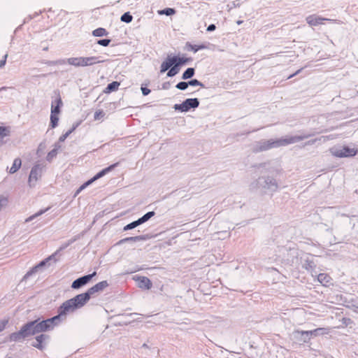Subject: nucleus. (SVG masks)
<instances>
[{"label": "nucleus", "instance_id": "obj_18", "mask_svg": "<svg viewBox=\"0 0 358 358\" xmlns=\"http://www.w3.org/2000/svg\"><path fill=\"white\" fill-rule=\"evenodd\" d=\"M324 20H328L326 18L319 17L316 15H310L306 17V22L310 26H316L320 24Z\"/></svg>", "mask_w": 358, "mask_h": 358}, {"label": "nucleus", "instance_id": "obj_60", "mask_svg": "<svg viewBox=\"0 0 358 358\" xmlns=\"http://www.w3.org/2000/svg\"><path fill=\"white\" fill-rule=\"evenodd\" d=\"M315 141H316V140H312V141H310L308 142V144H313Z\"/></svg>", "mask_w": 358, "mask_h": 358}, {"label": "nucleus", "instance_id": "obj_16", "mask_svg": "<svg viewBox=\"0 0 358 358\" xmlns=\"http://www.w3.org/2000/svg\"><path fill=\"white\" fill-rule=\"evenodd\" d=\"M109 286L107 280H103L99 282L87 289L91 296L96 293L101 292L104 290L105 288Z\"/></svg>", "mask_w": 358, "mask_h": 358}, {"label": "nucleus", "instance_id": "obj_10", "mask_svg": "<svg viewBox=\"0 0 358 358\" xmlns=\"http://www.w3.org/2000/svg\"><path fill=\"white\" fill-rule=\"evenodd\" d=\"M30 325V324L27 323L24 324L20 331L10 334L9 340L10 341L20 342L22 341L25 338L31 336V331L29 329Z\"/></svg>", "mask_w": 358, "mask_h": 358}, {"label": "nucleus", "instance_id": "obj_3", "mask_svg": "<svg viewBox=\"0 0 358 358\" xmlns=\"http://www.w3.org/2000/svg\"><path fill=\"white\" fill-rule=\"evenodd\" d=\"M57 312L58 314L51 318L42 320L41 322H39V320H36L27 322V324H31L29 328L31 331V334L34 335L41 332L52 330L55 326L64 321L65 318L59 309L57 310Z\"/></svg>", "mask_w": 358, "mask_h": 358}, {"label": "nucleus", "instance_id": "obj_49", "mask_svg": "<svg viewBox=\"0 0 358 358\" xmlns=\"http://www.w3.org/2000/svg\"><path fill=\"white\" fill-rule=\"evenodd\" d=\"M215 29H216V26L214 24H210L207 27L206 31L208 32H211V31H213L214 30H215Z\"/></svg>", "mask_w": 358, "mask_h": 358}, {"label": "nucleus", "instance_id": "obj_8", "mask_svg": "<svg viewBox=\"0 0 358 358\" xmlns=\"http://www.w3.org/2000/svg\"><path fill=\"white\" fill-rule=\"evenodd\" d=\"M330 151L332 155L340 158L353 157L357 153V150L350 148L348 146L334 147Z\"/></svg>", "mask_w": 358, "mask_h": 358}, {"label": "nucleus", "instance_id": "obj_6", "mask_svg": "<svg viewBox=\"0 0 358 358\" xmlns=\"http://www.w3.org/2000/svg\"><path fill=\"white\" fill-rule=\"evenodd\" d=\"M180 66L168 55L160 66V73H163L167 71V77L171 78L179 73Z\"/></svg>", "mask_w": 358, "mask_h": 358}, {"label": "nucleus", "instance_id": "obj_62", "mask_svg": "<svg viewBox=\"0 0 358 358\" xmlns=\"http://www.w3.org/2000/svg\"><path fill=\"white\" fill-rule=\"evenodd\" d=\"M41 145H42L41 144V145H39V148H38V152L39 151L40 148L41 147Z\"/></svg>", "mask_w": 358, "mask_h": 358}, {"label": "nucleus", "instance_id": "obj_35", "mask_svg": "<svg viewBox=\"0 0 358 358\" xmlns=\"http://www.w3.org/2000/svg\"><path fill=\"white\" fill-rule=\"evenodd\" d=\"M22 162L20 159L16 158L14 159L13 166L10 167L9 172L10 173H15L21 166Z\"/></svg>", "mask_w": 358, "mask_h": 358}, {"label": "nucleus", "instance_id": "obj_39", "mask_svg": "<svg viewBox=\"0 0 358 358\" xmlns=\"http://www.w3.org/2000/svg\"><path fill=\"white\" fill-rule=\"evenodd\" d=\"M139 225H141V223L139 222L138 220H135V221L127 224L126 226H124L123 230L124 231L131 230V229L136 228V227H138Z\"/></svg>", "mask_w": 358, "mask_h": 358}, {"label": "nucleus", "instance_id": "obj_59", "mask_svg": "<svg viewBox=\"0 0 358 358\" xmlns=\"http://www.w3.org/2000/svg\"><path fill=\"white\" fill-rule=\"evenodd\" d=\"M243 22V21H242V20H238L236 22L237 24H238V25L241 24Z\"/></svg>", "mask_w": 358, "mask_h": 358}, {"label": "nucleus", "instance_id": "obj_38", "mask_svg": "<svg viewBox=\"0 0 358 358\" xmlns=\"http://www.w3.org/2000/svg\"><path fill=\"white\" fill-rule=\"evenodd\" d=\"M132 20L133 17L129 12L124 13L120 17V20L125 23H130Z\"/></svg>", "mask_w": 358, "mask_h": 358}, {"label": "nucleus", "instance_id": "obj_41", "mask_svg": "<svg viewBox=\"0 0 358 358\" xmlns=\"http://www.w3.org/2000/svg\"><path fill=\"white\" fill-rule=\"evenodd\" d=\"M188 82V86H200L204 87V85L197 79H192Z\"/></svg>", "mask_w": 358, "mask_h": 358}, {"label": "nucleus", "instance_id": "obj_27", "mask_svg": "<svg viewBox=\"0 0 358 358\" xmlns=\"http://www.w3.org/2000/svg\"><path fill=\"white\" fill-rule=\"evenodd\" d=\"M120 85V84L119 82L113 81L107 85V87H106V89L104 90V92L105 93H110L112 92H115L118 90Z\"/></svg>", "mask_w": 358, "mask_h": 358}, {"label": "nucleus", "instance_id": "obj_20", "mask_svg": "<svg viewBox=\"0 0 358 358\" xmlns=\"http://www.w3.org/2000/svg\"><path fill=\"white\" fill-rule=\"evenodd\" d=\"M138 287L142 289H150L152 287V282L150 280L145 276L138 278Z\"/></svg>", "mask_w": 358, "mask_h": 358}, {"label": "nucleus", "instance_id": "obj_32", "mask_svg": "<svg viewBox=\"0 0 358 358\" xmlns=\"http://www.w3.org/2000/svg\"><path fill=\"white\" fill-rule=\"evenodd\" d=\"M50 208V207H48V208H46L45 209L40 210L39 211H38L35 214H34V215L29 216V217H27L25 220V222H29L32 221L34 219L38 217V216L42 215L45 213H46Z\"/></svg>", "mask_w": 358, "mask_h": 358}, {"label": "nucleus", "instance_id": "obj_52", "mask_svg": "<svg viewBox=\"0 0 358 358\" xmlns=\"http://www.w3.org/2000/svg\"><path fill=\"white\" fill-rule=\"evenodd\" d=\"M303 68H301L300 69H299L298 71H296L294 73L290 75L289 76L287 77V79H289V78H293L294 76L298 75L302 70H303Z\"/></svg>", "mask_w": 358, "mask_h": 358}, {"label": "nucleus", "instance_id": "obj_28", "mask_svg": "<svg viewBox=\"0 0 358 358\" xmlns=\"http://www.w3.org/2000/svg\"><path fill=\"white\" fill-rule=\"evenodd\" d=\"M43 64H46L48 66H55V65H64L66 64V59H61L58 60L51 61V60H44L42 62Z\"/></svg>", "mask_w": 358, "mask_h": 358}, {"label": "nucleus", "instance_id": "obj_42", "mask_svg": "<svg viewBox=\"0 0 358 358\" xmlns=\"http://www.w3.org/2000/svg\"><path fill=\"white\" fill-rule=\"evenodd\" d=\"M188 87H189L188 82H185V81L179 82L176 85V87L180 90H185Z\"/></svg>", "mask_w": 358, "mask_h": 358}, {"label": "nucleus", "instance_id": "obj_43", "mask_svg": "<svg viewBox=\"0 0 358 358\" xmlns=\"http://www.w3.org/2000/svg\"><path fill=\"white\" fill-rule=\"evenodd\" d=\"M8 204V199L3 196H0V212Z\"/></svg>", "mask_w": 358, "mask_h": 358}, {"label": "nucleus", "instance_id": "obj_14", "mask_svg": "<svg viewBox=\"0 0 358 358\" xmlns=\"http://www.w3.org/2000/svg\"><path fill=\"white\" fill-rule=\"evenodd\" d=\"M283 252H286L287 257L285 259V261L287 264L294 265L296 264L298 262V256L299 251L296 248H283Z\"/></svg>", "mask_w": 358, "mask_h": 358}, {"label": "nucleus", "instance_id": "obj_26", "mask_svg": "<svg viewBox=\"0 0 358 358\" xmlns=\"http://www.w3.org/2000/svg\"><path fill=\"white\" fill-rule=\"evenodd\" d=\"M171 58L175 61L179 66H182V65H185V64L188 63L189 61L192 60L191 58H187V57H180L178 56H171Z\"/></svg>", "mask_w": 358, "mask_h": 358}, {"label": "nucleus", "instance_id": "obj_1", "mask_svg": "<svg viewBox=\"0 0 358 358\" xmlns=\"http://www.w3.org/2000/svg\"><path fill=\"white\" fill-rule=\"evenodd\" d=\"M255 167L259 170L260 176L250 183V189L273 195L280 188L276 178L281 173V169L271 162L262 163Z\"/></svg>", "mask_w": 358, "mask_h": 358}, {"label": "nucleus", "instance_id": "obj_17", "mask_svg": "<svg viewBox=\"0 0 358 358\" xmlns=\"http://www.w3.org/2000/svg\"><path fill=\"white\" fill-rule=\"evenodd\" d=\"M119 164V162L115 163L113 164L110 165L109 166L102 169L99 173H97L93 178H92L91 182H94L95 180L101 178V177L104 176L111 171H113L115 167H117Z\"/></svg>", "mask_w": 358, "mask_h": 358}, {"label": "nucleus", "instance_id": "obj_13", "mask_svg": "<svg viewBox=\"0 0 358 358\" xmlns=\"http://www.w3.org/2000/svg\"><path fill=\"white\" fill-rule=\"evenodd\" d=\"M302 268L308 271L313 276L317 275L315 271L316 265L315 262L310 258L309 255H306L304 257H301Z\"/></svg>", "mask_w": 358, "mask_h": 358}, {"label": "nucleus", "instance_id": "obj_11", "mask_svg": "<svg viewBox=\"0 0 358 358\" xmlns=\"http://www.w3.org/2000/svg\"><path fill=\"white\" fill-rule=\"evenodd\" d=\"M43 169V165L41 164H36L31 168L29 176V185L30 187H34L35 185L34 182H36L41 177Z\"/></svg>", "mask_w": 358, "mask_h": 358}, {"label": "nucleus", "instance_id": "obj_57", "mask_svg": "<svg viewBox=\"0 0 358 358\" xmlns=\"http://www.w3.org/2000/svg\"><path fill=\"white\" fill-rule=\"evenodd\" d=\"M72 133V131L69 129V131H67L65 134L69 137V136Z\"/></svg>", "mask_w": 358, "mask_h": 358}, {"label": "nucleus", "instance_id": "obj_50", "mask_svg": "<svg viewBox=\"0 0 358 358\" xmlns=\"http://www.w3.org/2000/svg\"><path fill=\"white\" fill-rule=\"evenodd\" d=\"M80 122H78L73 124L72 127L70 129L72 133L76 129V128L80 125Z\"/></svg>", "mask_w": 358, "mask_h": 358}, {"label": "nucleus", "instance_id": "obj_7", "mask_svg": "<svg viewBox=\"0 0 358 358\" xmlns=\"http://www.w3.org/2000/svg\"><path fill=\"white\" fill-rule=\"evenodd\" d=\"M199 100L197 98H188L182 101V103H176L173 106L176 110L180 112H188L191 109H195L199 106Z\"/></svg>", "mask_w": 358, "mask_h": 358}, {"label": "nucleus", "instance_id": "obj_61", "mask_svg": "<svg viewBox=\"0 0 358 358\" xmlns=\"http://www.w3.org/2000/svg\"><path fill=\"white\" fill-rule=\"evenodd\" d=\"M43 50H48V47L43 48Z\"/></svg>", "mask_w": 358, "mask_h": 358}, {"label": "nucleus", "instance_id": "obj_2", "mask_svg": "<svg viewBox=\"0 0 358 358\" xmlns=\"http://www.w3.org/2000/svg\"><path fill=\"white\" fill-rule=\"evenodd\" d=\"M311 136H313V134H307V135H304V136H291L289 138H279V139H276V140L262 139V140L255 142L253 144L252 151L254 152H261L271 150L274 148L285 146V145L292 144V143L299 142L300 141H302V140L307 138Z\"/></svg>", "mask_w": 358, "mask_h": 358}, {"label": "nucleus", "instance_id": "obj_54", "mask_svg": "<svg viewBox=\"0 0 358 358\" xmlns=\"http://www.w3.org/2000/svg\"><path fill=\"white\" fill-rule=\"evenodd\" d=\"M8 89H11L13 90V87H2L0 88V92H2V91H4V90H6Z\"/></svg>", "mask_w": 358, "mask_h": 358}, {"label": "nucleus", "instance_id": "obj_31", "mask_svg": "<svg viewBox=\"0 0 358 358\" xmlns=\"http://www.w3.org/2000/svg\"><path fill=\"white\" fill-rule=\"evenodd\" d=\"M108 34V32L106 31V29L102 27H99L92 31V35L95 37H102L107 36Z\"/></svg>", "mask_w": 358, "mask_h": 358}, {"label": "nucleus", "instance_id": "obj_37", "mask_svg": "<svg viewBox=\"0 0 358 358\" xmlns=\"http://www.w3.org/2000/svg\"><path fill=\"white\" fill-rule=\"evenodd\" d=\"M330 279V276L326 273H320L317 275V280L324 285L329 282Z\"/></svg>", "mask_w": 358, "mask_h": 358}, {"label": "nucleus", "instance_id": "obj_24", "mask_svg": "<svg viewBox=\"0 0 358 358\" xmlns=\"http://www.w3.org/2000/svg\"><path fill=\"white\" fill-rule=\"evenodd\" d=\"M141 350L142 353H145L146 355H151L154 353H159V350L156 348H152L149 346L147 343H143L141 347Z\"/></svg>", "mask_w": 358, "mask_h": 358}, {"label": "nucleus", "instance_id": "obj_40", "mask_svg": "<svg viewBox=\"0 0 358 358\" xmlns=\"http://www.w3.org/2000/svg\"><path fill=\"white\" fill-rule=\"evenodd\" d=\"M73 241H70L68 243L63 244L52 255H50V258H56V256L63 250L66 249Z\"/></svg>", "mask_w": 358, "mask_h": 358}, {"label": "nucleus", "instance_id": "obj_4", "mask_svg": "<svg viewBox=\"0 0 358 358\" xmlns=\"http://www.w3.org/2000/svg\"><path fill=\"white\" fill-rule=\"evenodd\" d=\"M91 295L87 290L85 293L76 295L72 299L65 301L58 308L66 319L70 313L83 307L90 299Z\"/></svg>", "mask_w": 358, "mask_h": 358}, {"label": "nucleus", "instance_id": "obj_48", "mask_svg": "<svg viewBox=\"0 0 358 358\" xmlns=\"http://www.w3.org/2000/svg\"><path fill=\"white\" fill-rule=\"evenodd\" d=\"M7 57H8V55L6 54L3 57L2 59L0 60V68L3 67L6 64Z\"/></svg>", "mask_w": 358, "mask_h": 358}, {"label": "nucleus", "instance_id": "obj_25", "mask_svg": "<svg viewBox=\"0 0 358 358\" xmlns=\"http://www.w3.org/2000/svg\"><path fill=\"white\" fill-rule=\"evenodd\" d=\"M185 48L188 51H193L194 52H196L200 50H203L206 48V46L203 44L201 45H192L189 42H187L185 45Z\"/></svg>", "mask_w": 358, "mask_h": 358}, {"label": "nucleus", "instance_id": "obj_58", "mask_svg": "<svg viewBox=\"0 0 358 358\" xmlns=\"http://www.w3.org/2000/svg\"><path fill=\"white\" fill-rule=\"evenodd\" d=\"M72 133V131L69 129V131H67L65 134L69 137V136Z\"/></svg>", "mask_w": 358, "mask_h": 358}, {"label": "nucleus", "instance_id": "obj_12", "mask_svg": "<svg viewBox=\"0 0 358 358\" xmlns=\"http://www.w3.org/2000/svg\"><path fill=\"white\" fill-rule=\"evenodd\" d=\"M96 275V273L94 271L91 274L85 275L82 277H80L75 280L71 284V288L74 289H78L81 288L82 287L86 285L92 278Z\"/></svg>", "mask_w": 358, "mask_h": 358}, {"label": "nucleus", "instance_id": "obj_15", "mask_svg": "<svg viewBox=\"0 0 358 358\" xmlns=\"http://www.w3.org/2000/svg\"><path fill=\"white\" fill-rule=\"evenodd\" d=\"M49 338L48 335L41 334L35 338V341L31 345L37 349L43 350L45 348V342Z\"/></svg>", "mask_w": 358, "mask_h": 358}, {"label": "nucleus", "instance_id": "obj_30", "mask_svg": "<svg viewBox=\"0 0 358 358\" xmlns=\"http://www.w3.org/2000/svg\"><path fill=\"white\" fill-rule=\"evenodd\" d=\"M10 135V127L0 126V141Z\"/></svg>", "mask_w": 358, "mask_h": 358}, {"label": "nucleus", "instance_id": "obj_51", "mask_svg": "<svg viewBox=\"0 0 358 358\" xmlns=\"http://www.w3.org/2000/svg\"><path fill=\"white\" fill-rule=\"evenodd\" d=\"M67 138H68V136H67L65 134H62V135L59 137V142H58V143H61V142H64V141Z\"/></svg>", "mask_w": 358, "mask_h": 358}, {"label": "nucleus", "instance_id": "obj_34", "mask_svg": "<svg viewBox=\"0 0 358 358\" xmlns=\"http://www.w3.org/2000/svg\"><path fill=\"white\" fill-rule=\"evenodd\" d=\"M57 113H52L50 114V127L53 129L57 127L59 122V117Z\"/></svg>", "mask_w": 358, "mask_h": 358}, {"label": "nucleus", "instance_id": "obj_22", "mask_svg": "<svg viewBox=\"0 0 358 358\" xmlns=\"http://www.w3.org/2000/svg\"><path fill=\"white\" fill-rule=\"evenodd\" d=\"M147 238H148L147 235L131 236V237H127V238L120 240L118 243L122 244L124 243H127V242H131V241L136 242V241H145V240H147Z\"/></svg>", "mask_w": 358, "mask_h": 358}, {"label": "nucleus", "instance_id": "obj_9", "mask_svg": "<svg viewBox=\"0 0 358 358\" xmlns=\"http://www.w3.org/2000/svg\"><path fill=\"white\" fill-rule=\"evenodd\" d=\"M322 329H316L313 331L296 330L293 333L294 338L299 342L308 343L313 336H317V332Z\"/></svg>", "mask_w": 358, "mask_h": 358}, {"label": "nucleus", "instance_id": "obj_36", "mask_svg": "<svg viewBox=\"0 0 358 358\" xmlns=\"http://www.w3.org/2000/svg\"><path fill=\"white\" fill-rule=\"evenodd\" d=\"M155 215V213L154 211H149L146 213L145 215H143L141 217L138 218V221L141 223V224L146 222L148 221L151 217H152Z\"/></svg>", "mask_w": 358, "mask_h": 358}, {"label": "nucleus", "instance_id": "obj_46", "mask_svg": "<svg viewBox=\"0 0 358 358\" xmlns=\"http://www.w3.org/2000/svg\"><path fill=\"white\" fill-rule=\"evenodd\" d=\"M92 182H91V180L90 179L87 182H85L83 185H82L79 189L77 190V194H78L80 192H81L83 189H84L86 187L92 184Z\"/></svg>", "mask_w": 358, "mask_h": 358}, {"label": "nucleus", "instance_id": "obj_55", "mask_svg": "<svg viewBox=\"0 0 358 358\" xmlns=\"http://www.w3.org/2000/svg\"><path fill=\"white\" fill-rule=\"evenodd\" d=\"M169 85V83H165L162 85V88L164 89V90H166L168 89V85Z\"/></svg>", "mask_w": 358, "mask_h": 358}, {"label": "nucleus", "instance_id": "obj_23", "mask_svg": "<svg viewBox=\"0 0 358 358\" xmlns=\"http://www.w3.org/2000/svg\"><path fill=\"white\" fill-rule=\"evenodd\" d=\"M61 148V145L59 143H56L54 145V148L50 151L47 156H46V160L49 162H51L52 159L56 157L58 150Z\"/></svg>", "mask_w": 358, "mask_h": 358}, {"label": "nucleus", "instance_id": "obj_29", "mask_svg": "<svg viewBox=\"0 0 358 358\" xmlns=\"http://www.w3.org/2000/svg\"><path fill=\"white\" fill-rule=\"evenodd\" d=\"M195 73V69L194 68L189 67L187 68L182 73V80H187L189 78H192Z\"/></svg>", "mask_w": 358, "mask_h": 358}, {"label": "nucleus", "instance_id": "obj_5", "mask_svg": "<svg viewBox=\"0 0 358 358\" xmlns=\"http://www.w3.org/2000/svg\"><path fill=\"white\" fill-rule=\"evenodd\" d=\"M99 57L95 56L70 57L66 59V62L76 67H85L103 62V60H99Z\"/></svg>", "mask_w": 358, "mask_h": 358}, {"label": "nucleus", "instance_id": "obj_47", "mask_svg": "<svg viewBox=\"0 0 358 358\" xmlns=\"http://www.w3.org/2000/svg\"><path fill=\"white\" fill-rule=\"evenodd\" d=\"M141 90L143 96H147L150 93V90L143 86V85H141Z\"/></svg>", "mask_w": 358, "mask_h": 358}, {"label": "nucleus", "instance_id": "obj_19", "mask_svg": "<svg viewBox=\"0 0 358 358\" xmlns=\"http://www.w3.org/2000/svg\"><path fill=\"white\" fill-rule=\"evenodd\" d=\"M62 105H63V103H62V99H61L60 96L59 95L58 97L55 101H52L51 113L59 114L61 112V107L62 106Z\"/></svg>", "mask_w": 358, "mask_h": 358}, {"label": "nucleus", "instance_id": "obj_33", "mask_svg": "<svg viewBox=\"0 0 358 358\" xmlns=\"http://www.w3.org/2000/svg\"><path fill=\"white\" fill-rule=\"evenodd\" d=\"M176 13V10L172 8H166L164 9L157 10V13L159 15H165L167 16H171V15H174Z\"/></svg>", "mask_w": 358, "mask_h": 358}, {"label": "nucleus", "instance_id": "obj_21", "mask_svg": "<svg viewBox=\"0 0 358 358\" xmlns=\"http://www.w3.org/2000/svg\"><path fill=\"white\" fill-rule=\"evenodd\" d=\"M54 260V262H57L56 258H50V256L48 257L47 259L41 261L37 266L34 267L31 271L27 272L26 275H24V278H28L29 275H32V273H35L38 268H40L42 266H44L47 262L49 261Z\"/></svg>", "mask_w": 358, "mask_h": 358}, {"label": "nucleus", "instance_id": "obj_53", "mask_svg": "<svg viewBox=\"0 0 358 358\" xmlns=\"http://www.w3.org/2000/svg\"><path fill=\"white\" fill-rule=\"evenodd\" d=\"M6 324V322H0V332L2 331L5 329Z\"/></svg>", "mask_w": 358, "mask_h": 358}, {"label": "nucleus", "instance_id": "obj_56", "mask_svg": "<svg viewBox=\"0 0 358 358\" xmlns=\"http://www.w3.org/2000/svg\"><path fill=\"white\" fill-rule=\"evenodd\" d=\"M227 6L229 7V10H231L233 7H236V6L234 2H233V6L228 5Z\"/></svg>", "mask_w": 358, "mask_h": 358}, {"label": "nucleus", "instance_id": "obj_45", "mask_svg": "<svg viewBox=\"0 0 358 358\" xmlns=\"http://www.w3.org/2000/svg\"><path fill=\"white\" fill-rule=\"evenodd\" d=\"M105 113L101 110H96L94 114V120H99L104 116Z\"/></svg>", "mask_w": 358, "mask_h": 358}, {"label": "nucleus", "instance_id": "obj_44", "mask_svg": "<svg viewBox=\"0 0 358 358\" xmlns=\"http://www.w3.org/2000/svg\"><path fill=\"white\" fill-rule=\"evenodd\" d=\"M111 42V40L109 38H103V39H99L96 41V43L106 47L109 45L110 43Z\"/></svg>", "mask_w": 358, "mask_h": 358}]
</instances>
